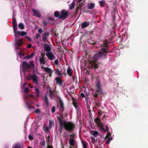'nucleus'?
I'll return each instance as SVG.
<instances>
[{"label": "nucleus", "instance_id": "1", "mask_svg": "<svg viewBox=\"0 0 148 148\" xmlns=\"http://www.w3.org/2000/svg\"><path fill=\"white\" fill-rule=\"evenodd\" d=\"M108 43L107 41H105L101 49V51L98 53L95 54L94 56V58L95 60H97L102 56H105L108 52L107 50L108 48Z\"/></svg>", "mask_w": 148, "mask_h": 148}, {"label": "nucleus", "instance_id": "2", "mask_svg": "<svg viewBox=\"0 0 148 148\" xmlns=\"http://www.w3.org/2000/svg\"><path fill=\"white\" fill-rule=\"evenodd\" d=\"M62 123L64 127V130L68 132H73L75 129V125L71 122H66L62 120Z\"/></svg>", "mask_w": 148, "mask_h": 148}, {"label": "nucleus", "instance_id": "3", "mask_svg": "<svg viewBox=\"0 0 148 148\" xmlns=\"http://www.w3.org/2000/svg\"><path fill=\"white\" fill-rule=\"evenodd\" d=\"M96 88L97 90L95 92V94L93 95L94 97V99L95 101L96 100V99L98 95H101L103 94L102 89L101 88V86L100 81H98L96 84Z\"/></svg>", "mask_w": 148, "mask_h": 148}, {"label": "nucleus", "instance_id": "4", "mask_svg": "<svg viewBox=\"0 0 148 148\" xmlns=\"http://www.w3.org/2000/svg\"><path fill=\"white\" fill-rule=\"evenodd\" d=\"M69 15L68 11L65 10H62L60 12V19L62 18L63 20H65L67 18Z\"/></svg>", "mask_w": 148, "mask_h": 148}, {"label": "nucleus", "instance_id": "5", "mask_svg": "<svg viewBox=\"0 0 148 148\" xmlns=\"http://www.w3.org/2000/svg\"><path fill=\"white\" fill-rule=\"evenodd\" d=\"M27 79L28 80L32 79L33 82L37 85L38 84V77L35 74H34L33 75H29Z\"/></svg>", "mask_w": 148, "mask_h": 148}, {"label": "nucleus", "instance_id": "6", "mask_svg": "<svg viewBox=\"0 0 148 148\" xmlns=\"http://www.w3.org/2000/svg\"><path fill=\"white\" fill-rule=\"evenodd\" d=\"M30 68L29 64L25 61H23L22 64V71L24 72L27 69Z\"/></svg>", "mask_w": 148, "mask_h": 148}, {"label": "nucleus", "instance_id": "7", "mask_svg": "<svg viewBox=\"0 0 148 148\" xmlns=\"http://www.w3.org/2000/svg\"><path fill=\"white\" fill-rule=\"evenodd\" d=\"M57 119L59 122L60 128L59 129V130L60 132L61 133L62 132L63 130L64 129V126L62 123V120L60 117H59V116L57 117Z\"/></svg>", "mask_w": 148, "mask_h": 148}, {"label": "nucleus", "instance_id": "8", "mask_svg": "<svg viewBox=\"0 0 148 148\" xmlns=\"http://www.w3.org/2000/svg\"><path fill=\"white\" fill-rule=\"evenodd\" d=\"M12 24L13 25V27L14 33H15L16 30H17V25L16 18L15 17L13 16L12 18Z\"/></svg>", "mask_w": 148, "mask_h": 148}, {"label": "nucleus", "instance_id": "9", "mask_svg": "<svg viewBox=\"0 0 148 148\" xmlns=\"http://www.w3.org/2000/svg\"><path fill=\"white\" fill-rule=\"evenodd\" d=\"M17 30H16L15 33H14V36L16 37H17L18 36H23L27 34V33L25 31L17 32Z\"/></svg>", "mask_w": 148, "mask_h": 148}, {"label": "nucleus", "instance_id": "10", "mask_svg": "<svg viewBox=\"0 0 148 148\" xmlns=\"http://www.w3.org/2000/svg\"><path fill=\"white\" fill-rule=\"evenodd\" d=\"M46 56L50 60H53L56 58V56L52 52H48L47 53Z\"/></svg>", "mask_w": 148, "mask_h": 148}, {"label": "nucleus", "instance_id": "11", "mask_svg": "<svg viewBox=\"0 0 148 148\" xmlns=\"http://www.w3.org/2000/svg\"><path fill=\"white\" fill-rule=\"evenodd\" d=\"M48 44L45 43L44 47L46 51L49 52L50 51L51 49L50 46L51 44L49 42H48Z\"/></svg>", "mask_w": 148, "mask_h": 148}, {"label": "nucleus", "instance_id": "12", "mask_svg": "<svg viewBox=\"0 0 148 148\" xmlns=\"http://www.w3.org/2000/svg\"><path fill=\"white\" fill-rule=\"evenodd\" d=\"M44 69L45 71L48 73L49 76L51 77L52 75L53 70H51L50 68L47 67H44Z\"/></svg>", "mask_w": 148, "mask_h": 148}, {"label": "nucleus", "instance_id": "13", "mask_svg": "<svg viewBox=\"0 0 148 148\" xmlns=\"http://www.w3.org/2000/svg\"><path fill=\"white\" fill-rule=\"evenodd\" d=\"M55 81H56L57 84H59L60 86H61L62 85L63 81L62 79L59 77L56 78Z\"/></svg>", "mask_w": 148, "mask_h": 148}, {"label": "nucleus", "instance_id": "14", "mask_svg": "<svg viewBox=\"0 0 148 148\" xmlns=\"http://www.w3.org/2000/svg\"><path fill=\"white\" fill-rule=\"evenodd\" d=\"M49 34V33L48 32L44 33L42 34V40L43 42H46V40Z\"/></svg>", "mask_w": 148, "mask_h": 148}, {"label": "nucleus", "instance_id": "15", "mask_svg": "<svg viewBox=\"0 0 148 148\" xmlns=\"http://www.w3.org/2000/svg\"><path fill=\"white\" fill-rule=\"evenodd\" d=\"M39 62L40 64L41 65H44L46 62V61L45 60L44 57L42 56L40 58Z\"/></svg>", "mask_w": 148, "mask_h": 148}, {"label": "nucleus", "instance_id": "16", "mask_svg": "<svg viewBox=\"0 0 148 148\" xmlns=\"http://www.w3.org/2000/svg\"><path fill=\"white\" fill-rule=\"evenodd\" d=\"M90 25V22L88 21H85L82 23L81 28H84Z\"/></svg>", "mask_w": 148, "mask_h": 148}, {"label": "nucleus", "instance_id": "17", "mask_svg": "<svg viewBox=\"0 0 148 148\" xmlns=\"http://www.w3.org/2000/svg\"><path fill=\"white\" fill-rule=\"evenodd\" d=\"M104 126V125H103V124L102 125H101V127H100L101 128V130L104 132H106L107 131H109V128L108 126L107 125H106L105 126L106 129H105L103 127Z\"/></svg>", "mask_w": 148, "mask_h": 148}, {"label": "nucleus", "instance_id": "18", "mask_svg": "<svg viewBox=\"0 0 148 148\" xmlns=\"http://www.w3.org/2000/svg\"><path fill=\"white\" fill-rule=\"evenodd\" d=\"M60 111L61 112V113H63V112L64 110V106L63 103L62 101H60Z\"/></svg>", "mask_w": 148, "mask_h": 148}, {"label": "nucleus", "instance_id": "19", "mask_svg": "<svg viewBox=\"0 0 148 148\" xmlns=\"http://www.w3.org/2000/svg\"><path fill=\"white\" fill-rule=\"evenodd\" d=\"M32 11L35 16L39 18L40 17V14L38 11L34 9H33Z\"/></svg>", "mask_w": 148, "mask_h": 148}, {"label": "nucleus", "instance_id": "20", "mask_svg": "<svg viewBox=\"0 0 148 148\" xmlns=\"http://www.w3.org/2000/svg\"><path fill=\"white\" fill-rule=\"evenodd\" d=\"M95 121L98 126L99 127H101V125H102L103 124L101 122V119L99 118H98V117H97L96 118Z\"/></svg>", "mask_w": 148, "mask_h": 148}, {"label": "nucleus", "instance_id": "21", "mask_svg": "<svg viewBox=\"0 0 148 148\" xmlns=\"http://www.w3.org/2000/svg\"><path fill=\"white\" fill-rule=\"evenodd\" d=\"M95 7V4L94 3H88L87 5V8L90 10L92 9Z\"/></svg>", "mask_w": 148, "mask_h": 148}, {"label": "nucleus", "instance_id": "22", "mask_svg": "<svg viewBox=\"0 0 148 148\" xmlns=\"http://www.w3.org/2000/svg\"><path fill=\"white\" fill-rule=\"evenodd\" d=\"M45 103V105L47 107H48L49 105V101L48 98L47 96H45L44 97L43 99Z\"/></svg>", "mask_w": 148, "mask_h": 148}, {"label": "nucleus", "instance_id": "23", "mask_svg": "<svg viewBox=\"0 0 148 148\" xmlns=\"http://www.w3.org/2000/svg\"><path fill=\"white\" fill-rule=\"evenodd\" d=\"M23 39H19L16 42L17 46L18 47L21 46L23 44Z\"/></svg>", "mask_w": 148, "mask_h": 148}, {"label": "nucleus", "instance_id": "24", "mask_svg": "<svg viewBox=\"0 0 148 148\" xmlns=\"http://www.w3.org/2000/svg\"><path fill=\"white\" fill-rule=\"evenodd\" d=\"M90 133L95 137H96L99 134L98 132L94 130L91 131H90Z\"/></svg>", "mask_w": 148, "mask_h": 148}, {"label": "nucleus", "instance_id": "25", "mask_svg": "<svg viewBox=\"0 0 148 148\" xmlns=\"http://www.w3.org/2000/svg\"><path fill=\"white\" fill-rule=\"evenodd\" d=\"M99 3L101 7H103L106 3L105 0H102L99 1Z\"/></svg>", "mask_w": 148, "mask_h": 148}, {"label": "nucleus", "instance_id": "26", "mask_svg": "<svg viewBox=\"0 0 148 148\" xmlns=\"http://www.w3.org/2000/svg\"><path fill=\"white\" fill-rule=\"evenodd\" d=\"M72 70L69 67L68 69H67V72L69 76H72L73 75L72 73Z\"/></svg>", "mask_w": 148, "mask_h": 148}, {"label": "nucleus", "instance_id": "27", "mask_svg": "<svg viewBox=\"0 0 148 148\" xmlns=\"http://www.w3.org/2000/svg\"><path fill=\"white\" fill-rule=\"evenodd\" d=\"M54 16L56 17H58L60 19V12L58 11H56L54 12Z\"/></svg>", "mask_w": 148, "mask_h": 148}, {"label": "nucleus", "instance_id": "28", "mask_svg": "<svg viewBox=\"0 0 148 148\" xmlns=\"http://www.w3.org/2000/svg\"><path fill=\"white\" fill-rule=\"evenodd\" d=\"M55 74H58L59 76L61 77L63 76V75L62 73H60V71L58 69H57L55 71Z\"/></svg>", "mask_w": 148, "mask_h": 148}, {"label": "nucleus", "instance_id": "29", "mask_svg": "<svg viewBox=\"0 0 148 148\" xmlns=\"http://www.w3.org/2000/svg\"><path fill=\"white\" fill-rule=\"evenodd\" d=\"M90 65V67L92 69H96L98 68L99 67L97 64L96 63H95L94 64H91Z\"/></svg>", "mask_w": 148, "mask_h": 148}, {"label": "nucleus", "instance_id": "30", "mask_svg": "<svg viewBox=\"0 0 148 148\" xmlns=\"http://www.w3.org/2000/svg\"><path fill=\"white\" fill-rule=\"evenodd\" d=\"M18 28L21 29H24V25L22 23H20L18 25Z\"/></svg>", "mask_w": 148, "mask_h": 148}, {"label": "nucleus", "instance_id": "31", "mask_svg": "<svg viewBox=\"0 0 148 148\" xmlns=\"http://www.w3.org/2000/svg\"><path fill=\"white\" fill-rule=\"evenodd\" d=\"M75 5V3L73 2L70 5H69V9L70 10H72L73 9Z\"/></svg>", "mask_w": 148, "mask_h": 148}, {"label": "nucleus", "instance_id": "32", "mask_svg": "<svg viewBox=\"0 0 148 148\" xmlns=\"http://www.w3.org/2000/svg\"><path fill=\"white\" fill-rule=\"evenodd\" d=\"M34 53H32V54H31L29 55V56H25L24 57V58L25 59H32L33 56H34Z\"/></svg>", "mask_w": 148, "mask_h": 148}, {"label": "nucleus", "instance_id": "33", "mask_svg": "<svg viewBox=\"0 0 148 148\" xmlns=\"http://www.w3.org/2000/svg\"><path fill=\"white\" fill-rule=\"evenodd\" d=\"M72 103L73 106L75 107L77 110V111L79 110V108L78 106L77 105V103L75 102H73Z\"/></svg>", "mask_w": 148, "mask_h": 148}, {"label": "nucleus", "instance_id": "34", "mask_svg": "<svg viewBox=\"0 0 148 148\" xmlns=\"http://www.w3.org/2000/svg\"><path fill=\"white\" fill-rule=\"evenodd\" d=\"M82 146L83 148H87V143L84 141L82 140Z\"/></svg>", "mask_w": 148, "mask_h": 148}, {"label": "nucleus", "instance_id": "35", "mask_svg": "<svg viewBox=\"0 0 148 148\" xmlns=\"http://www.w3.org/2000/svg\"><path fill=\"white\" fill-rule=\"evenodd\" d=\"M75 141L74 140H69V144L71 146L73 147L74 146V144Z\"/></svg>", "mask_w": 148, "mask_h": 148}, {"label": "nucleus", "instance_id": "36", "mask_svg": "<svg viewBox=\"0 0 148 148\" xmlns=\"http://www.w3.org/2000/svg\"><path fill=\"white\" fill-rule=\"evenodd\" d=\"M74 140V134L70 135L69 139V140Z\"/></svg>", "mask_w": 148, "mask_h": 148}, {"label": "nucleus", "instance_id": "37", "mask_svg": "<svg viewBox=\"0 0 148 148\" xmlns=\"http://www.w3.org/2000/svg\"><path fill=\"white\" fill-rule=\"evenodd\" d=\"M40 145L41 146L43 147L45 146V142L44 139H43L41 140L40 142Z\"/></svg>", "mask_w": 148, "mask_h": 148}, {"label": "nucleus", "instance_id": "38", "mask_svg": "<svg viewBox=\"0 0 148 148\" xmlns=\"http://www.w3.org/2000/svg\"><path fill=\"white\" fill-rule=\"evenodd\" d=\"M29 62L30 63V64H29L30 66V68H34V65L33 64L32 61H29Z\"/></svg>", "mask_w": 148, "mask_h": 148}, {"label": "nucleus", "instance_id": "39", "mask_svg": "<svg viewBox=\"0 0 148 148\" xmlns=\"http://www.w3.org/2000/svg\"><path fill=\"white\" fill-rule=\"evenodd\" d=\"M35 91L36 93V95L37 96L39 97L40 96L39 92V90L38 88H36V89Z\"/></svg>", "mask_w": 148, "mask_h": 148}, {"label": "nucleus", "instance_id": "40", "mask_svg": "<svg viewBox=\"0 0 148 148\" xmlns=\"http://www.w3.org/2000/svg\"><path fill=\"white\" fill-rule=\"evenodd\" d=\"M49 94L50 96L52 97L53 96V92L52 91L51 89V88L49 89Z\"/></svg>", "mask_w": 148, "mask_h": 148}, {"label": "nucleus", "instance_id": "41", "mask_svg": "<svg viewBox=\"0 0 148 148\" xmlns=\"http://www.w3.org/2000/svg\"><path fill=\"white\" fill-rule=\"evenodd\" d=\"M112 139V137H110L107 140L106 142V144H109L110 143V141Z\"/></svg>", "mask_w": 148, "mask_h": 148}, {"label": "nucleus", "instance_id": "42", "mask_svg": "<svg viewBox=\"0 0 148 148\" xmlns=\"http://www.w3.org/2000/svg\"><path fill=\"white\" fill-rule=\"evenodd\" d=\"M43 23L45 26H46L48 23L47 21L45 20H43L42 22Z\"/></svg>", "mask_w": 148, "mask_h": 148}, {"label": "nucleus", "instance_id": "43", "mask_svg": "<svg viewBox=\"0 0 148 148\" xmlns=\"http://www.w3.org/2000/svg\"><path fill=\"white\" fill-rule=\"evenodd\" d=\"M56 110V108L55 106H53L52 107V110H51V112L53 113H54L55 112Z\"/></svg>", "mask_w": 148, "mask_h": 148}, {"label": "nucleus", "instance_id": "44", "mask_svg": "<svg viewBox=\"0 0 148 148\" xmlns=\"http://www.w3.org/2000/svg\"><path fill=\"white\" fill-rule=\"evenodd\" d=\"M86 8H86V7H84L83 8V12L84 13H88V11L86 9Z\"/></svg>", "mask_w": 148, "mask_h": 148}, {"label": "nucleus", "instance_id": "45", "mask_svg": "<svg viewBox=\"0 0 148 148\" xmlns=\"http://www.w3.org/2000/svg\"><path fill=\"white\" fill-rule=\"evenodd\" d=\"M34 112L36 113H40V110L39 109H37L36 110L34 111Z\"/></svg>", "mask_w": 148, "mask_h": 148}, {"label": "nucleus", "instance_id": "46", "mask_svg": "<svg viewBox=\"0 0 148 148\" xmlns=\"http://www.w3.org/2000/svg\"><path fill=\"white\" fill-rule=\"evenodd\" d=\"M29 89L28 88L26 87V88L24 90V92L25 93H28L29 91Z\"/></svg>", "mask_w": 148, "mask_h": 148}, {"label": "nucleus", "instance_id": "47", "mask_svg": "<svg viewBox=\"0 0 148 148\" xmlns=\"http://www.w3.org/2000/svg\"><path fill=\"white\" fill-rule=\"evenodd\" d=\"M79 7L77 6V7L76 9V10H75V12H74V13L75 15H76L77 14L78 10L79 9Z\"/></svg>", "mask_w": 148, "mask_h": 148}, {"label": "nucleus", "instance_id": "48", "mask_svg": "<svg viewBox=\"0 0 148 148\" xmlns=\"http://www.w3.org/2000/svg\"><path fill=\"white\" fill-rule=\"evenodd\" d=\"M28 137H29V139L30 140H33V138H34V137L32 136L31 135H29Z\"/></svg>", "mask_w": 148, "mask_h": 148}, {"label": "nucleus", "instance_id": "49", "mask_svg": "<svg viewBox=\"0 0 148 148\" xmlns=\"http://www.w3.org/2000/svg\"><path fill=\"white\" fill-rule=\"evenodd\" d=\"M14 148H21V146L17 144L14 146Z\"/></svg>", "mask_w": 148, "mask_h": 148}, {"label": "nucleus", "instance_id": "50", "mask_svg": "<svg viewBox=\"0 0 148 148\" xmlns=\"http://www.w3.org/2000/svg\"><path fill=\"white\" fill-rule=\"evenodd\" d=\"M92 141L93 143H95L97 142V140H95V139L94 138H92Z\"/></svg>", "mask_w": 148, "mask_h": 148}, {"label": "nucleus", "instance_id": "51", "mask_svg": "<svg viewBox=\"0 0 148 148\" xmlns=\"http://www.w3.org/2000/svg\"><path fill=\"white\" fill-rule=\"evenodd\" d=\"M42 29L41 28H39L38 30V32L40 33H42Z\"/></svg>", "mask_w": 148, "mask_h": 148}, {"label": "nucleus", "instance_id": "52", "mask_svg": "<svg viewBox=\"0 0 148 148\" xmlns=\"http://www.w3.org/2000/svg\"><path fill=\"white\" fill-rule=\"evenodd\" d=\"M99 103L98 102H95V107H99Z\"/></svg>", "mask_w": 148, "mask_h": 148}, {"label": "nucleus", "instance_id": "53", "mask_svg": "<svg viewBox=\"0 0 148 148\" xmlns=\"http://www.w3.org/2000/svg\"><path fill=\"white\" fill-rule=\"evenodd\" d=\"M26 105L27 106V108L28 109H29V110H30L31 108H32V107L31 106L29 105L27 103H26Z\"/></svg>", "mask_w": 148, "mask_h": 148}, {"label": "nucleus", "instance_id": "54", "mask_svg": "<svg viewBox=\"0 0 148 148\" xmlns=\"http://www.w3.org/2000/svg\"><path fill=\"white\" fill-rule=\"evenodd\" d=\"M29 97H33L34 96L32 95H31L30 94H28V95H26V97L27 98Z\"/></svg>", "mask_w": 148, "mask_h": 148}, {"label": "nucleus", "instance_id": "55", "mask_svg": "<svg viewBox=\"0 0 148 148\" xmlns=\"http://www.w3.org/2000/svg\"><path fill=\"white\" fill-rule=\"evenodd\" d=\"M54 63L56 65H57L58 64V60H55Z\"/></svg>", "mask_w": 148, "mask_h": 148}, {"label": "nucleus", "instance_id": "56", "mask_svg": "<svg viewBox=\"0 0 148 148\" xmlns=\"http://www.w3.org/2000/svg\"><path fill=\"white\" fill-rule=\"evenodd\" d=\"M60 116H59V117H60V118L61 119H64V115L63 114L61 113V114H60ZM61 119L62 120V119Z\"/></svg>", "mask_w": 148, "mask_h": 148}, {"label": "nucleus", "instance_id": "57", "mask_svg": "<svg viewBox=\"0 0 148 148\" xmlns=\"http://www.w3.org/2000/svg\"><path fill=\"white\" fill-rule=\"evenodd\" d=\"M63 114L64 116V117H66L68 116V113L66 112H65L64 113H63Z\"/></svg>", "mask_w": 148, "mask_h": 148}, {"label": "nucleus", "instance_id": "58", "mask_svg": "<svg viewBox=\"0 0 148 148\" xmlns=\"http://www.w3.org/2000/svg\"><path fill=\"white\" fill-rule=\"evenodd\" d=\"M67 93L68 94L70 95H71L73 93L72 92V91H68L67 92Z\"/></svg>", "mask_w": 148, "mask_h": 148}, {"label": "nucleus", "instance_id": "59", "mask_svg": "<svg viewBox=\"0 0 148 148\" xmlns=\"http://www.w3.org/2000/svg\"><path fill=\"white\" fill-rule=\"evenodd\" d=\"M80 95H81V97L82 98H84L85 97V95H84V94L82 92L81 93Z\"/></svg>", "mask_w": 148, "mask_h": 148}, {"label": "nucleus", "instance_id": "60", "mask_svg": "<svg viewBox=\"0 0 148 148\" xmlns=\"http://www.w3.org/2000/svg\"><path fill=\"white\" fill-rule=\"evenodd\" d=\"M31 46H32V45H31V44H28V45L27 46V47L29 49V48H30L31 47Z\"/></svg>", "mask_w": 148, "mask_h": 148}, {"label": "nucleus", "instance_id": "61", "mask_svg": "<svg viewBox=\"0 0 148 148\" xmlns=\"http://www.w3.org/2000/svg\"><path fill=\"white\" fill-rule=\"evenodd\" d=\"M49 20H51V21H55V20H54V18H49Z\"/></svg>", "mask_w": 148, "mask_h": 148}, {"label": "nucleus", "instance_id": "62", "mask_svg": "<svg viewBox=\"0 0 148 148\" xmlns=\"http://www.w3.org/2000/svg\"><path fill=\"white\" fill-rule=\"evenodd\" d=\"M47 148H53L52 146H51L49 145H48Z\"/></svg>", "mask_w": 148, "mask_h": 148}, {"label": "nucleus", "instance_id": "63", "mask_svg": "<svg viewBox=\"0 0 148 148\" xmlns=\"http://www.w3.org/2000/svg\"><path fill=\"white\" fill-rule=\"evenodd\" d=\"M26 83H24V84L23 85V87L24 88L25 87V86H26Z\"/></svg>", "mask_w": 148, "mask_h": 148}, {"label": "nucleus", "instance_id": "64", "mask_svg": "<svg viewBox=\"0 0 148 148\" xmlns=\"http://www.w3.org/2000/svg\"><path fill=\"white\" fill-rule=\"evenodd\" d=\"M88 99H89V97H86V98H85V100H86V101H88Z\"/></svg>", "mask_w": 148, "mask_h": 148}]
</instances>
